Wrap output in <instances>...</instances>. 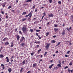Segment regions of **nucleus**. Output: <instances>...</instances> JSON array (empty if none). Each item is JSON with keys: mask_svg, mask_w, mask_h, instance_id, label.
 Returning a JSON list of instances; mask_svg holds the SVG:
<instances>
[{"mask_svg": "<svg viewBox=\"0 0 73 73\" xmlns=\"http://www.w3.org/2000/svg\"><path fill=\"white\" fill-rule=\"evenodd\" d=\"M27 29V27L25 25H24L22 27V31H23V33L25 34H26V31Z\"/></svg>", "mask_w": 73, "mask_h": 73, "instance_id": "nucleus-1", "label": "nucleus"}, {"mask_svg": "<svg viewBox=\"0 0 73 73\" xmlns=\"http://www.w3.org/2000/svg\"><path fill=\"white\" fill-rule=\"evenodd\" d=\"M32 12H33V11H31V12H30L28 15L25 16V17H28L29 16V17L30 18H29L28 19H30V18L32 17Z\"/></svg>", "mask_w": 73, "mask_h": 73, "instance_id": "nucleus-2", "label": "nucleus"}, {"mask_svg": "<svg viewBox=\"0 0 73 73\" xmlns=\"http://www.w3.org/2000/svg\"><path fill=\"white\" fill-rule=\"evenodd\" d=\"M62 35L64 36V35H65V30H63L62 32Z\"/></svg>", "mask_w": 73, "mask_h": 73, "instance_id": "nucleus-3", "label": "nucleus"}, {"mask_svg": "<svg viewBox=\"0 0 73 73\" xmlns=\"http://www.w3.org/2000/svg\"><path fill=\"white\" fill-rule=\"evenodd\" d=\"M50 45V43L48 44L46 46V48L48 49L49 47V46Z\"/></svg>", "mask_w": 73, "mask_h": 73, "instance_id": "nucleus-4", "label": "nucleus"}, {"mask_svg": "<svg viewBox=\"0 0 73 73\" xmlns=\"http://www.w3.org/2000/svg\"><path fill=\"white\" fill-rule=\"evenodd\" d=\"M48 17H53V16H54V15H53V14H48Z\"/></svg>", "mask_w": 73, "mask_h": 73, "instance_id": "nucleus-5", "label": "nucleus"}, {"mask_svg": "<svg viewBox=\"0 0 73 73\" xmlns=\"http://www.w3.org/2000/svg\"><path fill=\"white\" fill-rule=\"evenodd\" d=\"M6 59H7L6 62H8L9 61V58L8 57H7L6 58Z\"/></svg>", "mask_w": 73, "mask_h": 73, "instance_id": "nucleus-6", "label": "nucleus"}, {"mask_svg": "<svg viewBox=\"0 0 73 73\" xmlns=\"http://www.w3.org/2000/svg\"><path fill=\"white\" fill-rule=\"evenodd\" d=\"M37 63H35L33 64V68H35V66H37Z\"/></svg>", "mask_w": 73, "mask_h": 73, "instance_id": "nucleus-7", "label": "nucleus"}, {"mask_svg": "<svg viewBox=\"0 0 73 73\" xmlns=\"http://www.w3.org/2000/svg\"><path fill=\"white\" fill-rule=\"evenodd\" d=\"M8 70L9 73H11L12 72V69L11 68H10L8 69Z\"/></svg>", "mask_w": 73, "mask_h": 73, "instance_id": "nucleus-8", "label": "nucleus"}, {"mask_svg": "<svg viewBox=\"0 0 73 73\" xmlns=\"http://www.w3.org/2000/svg\"><path fill=\"white\" fill-rule=\"evenodd\" d=\"M6 19H8V13H5Z\"/></svg>", "mask_w": 73, "mask_h": 73, "instance_id": "nucleus-9", "label": "nucleus"}, {"mask_svg": "<svg viewBox=\"0 0 73 73\" xmlns=\"http://www.w3.org/2000/svg\"><path fill=\"white\" fill-rule=\"evenodd\" d=\"M53 65H54V64H51V65L49 67V69H51Z\"/></svg>", "mask_w": 73, "mask_h": 73, "instance_id": "nucleus-10", "label": "nucleus"}, {"mask_svg": "<svg viewBox=\"0 0 73 73\" xmlns=\"http://www.w3.org/2000/svg\"><path fill=\"white\" fill-rule=\"evenodd\" d=\"M17 40H19V38H20V36H19V35H17Z\"/></svg>", "mask_w": 73, "mask_h": 73, "instance_id": "nucleus-11", "label": "nucleus"}, {"mask_svg": "<svg viewBox=\"0 0 73 73\" xmlns=\"http://www.w3.org/2000/svg\"><path fill=\"white\" fill-rule=\"evenodd\" d=\"M54 31L55 32H56L57 31H58V29L57 28H54Z\"/></svg>", "mask_w": 73, "mask_h": 73, "instance_id": "nucleus-12", "label": "nucleus"}, {"mask_svg": "<svg viewBox=\"0 0 73 73\" xmlns=\"http://www.w3.org/2000/svg\"><path fill=\"white\" fill-rule=\"evenodd\" d=\"M56 42V40H53L51 41V43H55Z\"/></svg>", "mask_w": 73, "mask_h": 73, "instance_id": "nucleus-13", "label": "nucleus"}, {"mask_svg": "<svg viewBox=\"0 0 73 73\" xmlns=\"http://www.w3.org/2000/svg\"><path fill=\"white\" fill-rule=\"evenodd\" d=\"M0 57H1V58H3L4 56V55L1 54L0 55Z\"/></svg>", "mask_w": 73, "mask_h": 73, "instance_id": "nucleus-14", "label": "nucleus"}, {"mask_svg": "<svg viewBox=\"0 0 73 73\" xmlns=\"http://www.w3.org/2000/svg\"><path fill=\"white\" fill-rule=\"evenodd\" d=\"M9 44V42H6L5 44V45H8Z\"/></svg>", "mask_w": 73, "mask_h": 73, "instance_id": "nucleus-15", "label": "nucleus"}, {"mask_svg": "<svg viewBox=\"0 0 73 73\" xmlns=\"http://www.w3.org/2000/svg\"><path fill=\"white\" fill-rule=\"evenodd\" d=\"M32 1V0H28L26 1L27 3H28V2H31Z\"/></svg>", "mask_w": 73, "mask_h": 73, "instance_id": "nucleus-16", "label": "nucleus"}, {"mask_svg": "<svg viewBox=\"0 0 73 73\" xmlns=\"http://www.w3.org/2000/svg\"><path fill=\"white\" fill-rule=\"evenodd\" d=\"M54 25L55 28H56V27H57V26H58V25H57V24H54Z\"/></svg>", "mask_w": 73, "mask_h": 73, "instance_id": "nucleus-17", "label": "nucleus"}, {"mask_svg": "<svg viewBox=\"0 0 73 73\" xmlns=\"http://www.w3.org/2000/svg\"><path fill=\"white\" fill-rule=\"evenodd\" d=\"M49 32L47 33H46V36H48V35H49Z\"/></svg>", "mask_w": 73, "mask_h": 73, "instance_id": "nucleus-18", "label": "nucleus"}, {"mask_svg": "<svg viewBox=\"0 0 73 73\" xmlns=\"http://www.w3.org/2000/svg\"><path fill=\"white\" fill-rule=\"evenodd\" d=\"M58 66H59V67H61V66L60 64H58L57 65Z\"/></svg>", "mask_w": 73, "mask_h": 73, "instance_id": "nucleus-19", "label": "nucleus"}, {"mask_svg": "<svg viewBox=\"0 0 73 73\" xmlns=\"http://www.w3.org/2000/svg\"><path fill=\"white\" fill-rule=\"evenodd\" d=\"M22 63L23 64V65H24V64H25V60L23 61V62H22Z\"/></svg>", "mask_w": 73, "mask_h": 73, "instance_id": "nucleus-20", "label": "nucleus"}, {"mask_svg": "<svg viewBox=\"0 0 73 73\" xmlns=\"http://www.w3.org/2000/svg\"><path fill=\"white\" fill-rule=\"evenodd\" d=\"M7 39V38H4V39L3 40V41H5V40H6V39Z\"/></svg>", "mask_w": 73, "mask_h": 73, "instance_id": "nucleus-21", "label": "nucleus"}, {"mask_svg": "<svg viewBox=\"0 0 73 73\" xmlns=\"http://www.w3.org/2000/svg\"><path fill=\"white\" fill-rule=\"evenodd\" d=\"M2 5L3 7L4 8L5 7V3H3V5Z\"/></svg>", "mask_w": 73, "mask_h": 73, "instance_id": "nucleus-22", "label": "nucleus"}, {"mask_svg": "<svg viewBox=\"0 0 73 73\" xmlns=\"http://www.w3.org/2000/svg\"><path fill=\"white\" fill-rule=\"evenodd\" d=\"M23 68H22L21 69V70L20 71V73H22V71L23 70Z\"/></svg>", "mask_w": 73, "mask_h": 73, "instance_id": "nucleus-23", "label": "nucleus"}, {"mask_svg": "<svg viewBox=\"0 0 73 73\" xmlns=\"http://www.w3.org/2000/svg\"><path fill=\"white\" fill-rule=\"evenodd\" d=\"M27 5H28V4H25L23 5L24 7H25L27 6Z\"/></svg>", "mask_w": 73, "mask_h": 73, "instance_id": "nucleus-24", "label": "nucleus"}, {"mask_svg": "<svg viewBox=\"0 0 73 73\" xmlns=\"http://www.w3.org/2000/svg\"><path fill=\"white\" fill-rule=\"evenodd\" d=\"M50 3H52V0H49Z\"/></svg>", "mask_w": 73, "mask_h": 73, "instance_id": "nucleus-25", "label": "nucleus"}, {"mask_svg": "<svg viewBox=\"0 0 73 73\" xmlns=\"http://www.w3.org/2000/svg\"><path fill=\"white\" fill-rule=\"evenodd\" d=\"M36 36H38H38H38V33H36Z\"/></svg>", "mask_w": 73, "mask_h": 73, "instance_id": "nucleus-26", "label": "nucleus"}, {"mask_svg": "<svg viewBox=\"0 0 73 73\" xmlns=\"http://www.w3.org/2000/svg\"><path fill=\"white\" fill-rule=\"evenodd\" d=\"M25 14H26V12H23L22 13V15H25Z\"/></svg>", "mask_w": 73, "mask_h": 73, "instance_id": "nucleus-27", "label": "nucleus"}, {"mask_svg": "<svg viewBox=\"0 0 73 73\" xmlns=\"http://www.w3.org/2000/svg\"><path fill=\"white\" fill-rule=\"evenodd\" d=\"M40 30H36V32H40Z\"/></svg>", "mask_w": 73, "mask_h": 73, "instance_id": "nucleus-28", "label": "nucleus"}, {"mask_svg": "<svg viewBox=\"0 0 73 73\" xmlns=\"http://www.w3.org/2000/svg\"><path fill=\"white\" fill-rule=\"evenodd\" d=\"M33 9H35V8H36V5H34L33 6Z\"/></svg>", "mask_w": 73, "mask_h": 73, "instance_id": "nucleus-29", "label": "nucleus"}, {"mask_svg": "<svg viewBox=\"0 0 73 73\" xmlns=\"http://www.w3.org/2000/svg\"><path fill=\"white\" fill-rule=\"evenodd\" d=\"M24 44V43H22L21 44V45L22 46H23Z\"/></svg>", "mask_w": 73, "mask_h": 73, "instance_id": "nucleus-30", "label": "nucleus"}, {"mask_svg": "<svg viewBox=\"0 0 73 73\" xmlns=\"http://www.w3.org/2000/svg\"><path fill=\"white\" fill-rule=\"evenodd\" d=\"M11 7H12V6H9L8 7V9H10V8H11Z\"/></svg>", "mask_w": 73, "mask_h": 73, "instance_id": "nucleus-31", "label": "nucleus"}, {"mask_svg": "<svg viewBox=\"0 0 73 73\" xmlns=\"http://www.w3.org/2000/svg\"><path fill=\"white\" fill-rule=\"evenodd\" d=\"M25 20H26V19H22V21H24Z\"/></svg>", "mask_w": 73, "mask_h": 73, "instance_id": "nucleus-32", "label": "nucleus"}, {"mask_svg": "<svg viewBox=\"0 0 73 73\" xmlns=\"http://www.w3.org/2000/svg\"><path fill=\"white\" fill-rule=\"evenodd\" d=\"M57 37V36L54 35L52 36V37H53V38H55V37Z\"/></svg>", "mask_w": 73, "mask_h": 73, "instance_id": "nucleus-33", "label": "nucleus"}, {"mask_svg": "<svg viewBox=\"0 0 73 73\" xmlns=\"http://www.w3.org/2000/svg\"><path fill=\"white\" fill-rule=\"evenodd\" d=\"M1 66H2L3 67H4V64H1Z\"/></svg>", "mask_w": 73, "mask_h": 73, "instance_id": "nucleus-34", "label": "nucleus"}, {"mask_svg": "<svg viewBox=\"0 0 73 73\" xmlns=\"http://www.w3.org/2000/svg\"><path fill=\"white\" fill-rule=\"evenodd\" d=\"M70 52V50L68 51L67 52V54H69Z\"/></svg>", "mask_w": 73, "mask_h": 73, "instance_id": "nucleus-35", "label": "nucleus"}, {"mask_svg": "<svg viewBox=\"0 0 73 73\" xmlns=\"http://www.w3.org/2000/svg\"><path fill=\"white\" fill-rule=\"evenodd\" d=\"M30 30L31 32H32L33 31V29H31Z\"/></svg>", "mask_w": 73, "mask_h": 73, "instance_id": "nucleus-36", "label": "nucleus"}, {"mask_svg": "<svg viewBox=\"0 0 73 73\" xmlns=\"http://www.w3.org/2000/svg\"><path fill=\"white\" fill-rule=\"evenodd\" d=\"M23 40L22 39L20 40V42H23Z\"/></svg>", "mask_w": 73, "mask_h": 73, "instance_id": "nucleus-37", "label": "nucleus"}, {"mask_svg": "<svg viewBox=\"0 0 73 73\" xmlns=\"http://www.w3.org/2000/svg\"><path fill=\"white\" fill-rule=\"evenodd\" d=\"M47 54V52H46L44 54V56H45Z\"/></svg>", "mask_w": 73, "mask_h": 73, "instance_id": "nucleus-38", "label": "nucleus"}, {"mask_svg": "<svg viewBox=\"0 0 73 73\" xmlns=\"http://www.w3.org/2000/svg\"><path fill=\"white\" fill-rule=\"evenodd\" d=\"M67 68H68V66H66L64 68V69H67Z\"/></svg>", "mask_w": 73, "mask_h": 73, "instance_id": "nucleus-39", "label": "nucleus"}, {"mask_svg": "<svg viewBox=\"0 0 73 73\" xmlns=\"http://www.w3.org/2000/svg\"><path fill=\"white\" fill-rule=\"evenodd\" d=\"M19 33L20 34H21V35L22 34V33L21 32V31H19Z\"/></svg>", "mask_w": 73, "mask_h": 73, "instance_id": "nucleus-40", "label": "nucleus"}, {"mask_svg": "<svg viewBox=\"0 0 73 73\" xmlns=\"http://www.w3.org/2000/svg\"><path fill=\"white\" fill-rule=\"evenodd\" d=\"M58 3H59L60 4H61V2L60 1H59L58 2Z\"/></svg>", "mask_w": 73, "mask_h": 73, "instance_id": "nucleus-41", "label": "nucleus"}, {"mask_svg": "<svg viewBox=\"0 0 73 73\" xmlns=\"http://www.w3.org/2000/svg\"><path fill=\"white\" fill-rule=\"evenodd\" d=\"M24 38H24V37L22 36V39L23 40H24Z\"/></svg>", "mask_w": 73, "mask_h": 73, "instance_id": "nucleus-42", "label": "nucleus"}, {"mask_svg": "<svg viewBox=\"0 0 73 73\" xmlns=\"http://www.w3.org/2000/svg\"><path fill=\"white\" fill-rule=\"evenodd\" d=\"M59 64H60V65H61V61H60V60L59 61Z\"/></svg>", "mask_w": 73, "mask_h": 73, "instance_id": "nucleus-43", "label": "nucleus"}, {"mask_svg": "<svg viewBox=\"0 0 73 73\" xmlns=\"http://www.w3.org/2000/svg\"><path fill=\"white\" fill-rule=\"evenodd\" d=\"M43 15H44V16H46V14L44 12L43 13Z\"/></svg>", "mask_w": 73, "mask_h": 73, "instance_id": "nucleus-44", "label": "nucleus"}, {"mask_svg": "<svg viewBox=\"0 0 73 73\" xmlns=\"http://www.w3.org/2000/svg\"><path fill=\"white\" fill-rule=\"evenodd\" d=\"M60 44H61V42H58L57 44L58 45H60Z\"/></svg>", "mask_w": 73, "mask_h": 73, "instance_id": "nucleus-45", "label": "nucleus"}, {"mask_svg": "<svg viewBox=\"0 0 73 73\" xmlns=\"http://www.w3.org/2000/svg\"><path fill=\"white\" fill-rule=\"evenodd\" d=\"M34 54V53H33V52L32 53H31V56H33Z\"/></svg>", "mask_w": 73, "mask_h": 73, "instance_id": "nucleus-46", "label": "nucleus"}, {"mask_svg": "<svg viewBox=\"0 0 73 73\" xmlns=\"http://www.w3.org/2000/svg\"><path fill=\"white\" fill-rule=\"evenodd\" d=\"M41 49H40L38 50V52L39 53V52H41Z\"/></svg>", "mask_w": 73, "mask_h": 73, "instance_id": "nucleus-47", "label": "nucleus"}, {"mask_svg": "<svg viewBox=\"0 0 73 73\" xmlns=\"http://www.w3.org/2000/svg\"><path fill=\"white\" fill-rule=\"evenodd\" d=\"M70 65H72V62H70L69 64Z\"/></svg>", "mask_w": 73, "mask_h": 73, "instance_id": "nucleus-48", "label": "nucleus"}, {"mask_svg": "<svg viewBox=\"0 0 73 73\" xmlns=\"http://www.w3.org/2000/svg\"><path fill=\"white\" fill-rule=\"evenodd\" d=\"M39 39H41V37H40V36H38Z\"/></svg>", "mask_w": 73, "mask_h": 73, "instance_id": "nucleus-49", "label": "nucleus"}, {"mask_svg": "<svg viewBox=\"0 0 73 73\" xmlns=\"http://www.w3.org/2000/svg\"><path fill=\"white\" fill-rule=\"evenodd\" d=\"M64 62H65V61H63L62 62V64H64Z\"/></svg>", "mask_w": 73, "mask_h": 73, "instance_id": "nucleus-50", "label": "nucleus"}, {"mask_svg": "<svg viewBox=\"0 0 73 73\" xmlns=\"http://www.w3.org/2000/svg\"><path fill=\"white\" fill-rule=\"evenodd\" d=\"M44 15H43L41 18V19L42 20V19H43L44 18Z\"/></svg>", "mask_w": 73, "mask_h": 73, "instance_id": "nucleus-51", "label": "nucleus"}, {"mask_svg": "<svg viewBox=\"0 0 73 73\" xmlns=\"http://www.w3.org/2000/svg\"><path fill=\"white\" fill-rule=\"evenodd\" d=\"M31 73V71H29L27 73Z\"/></svg>", "mask_w": 73, "mask_h": 73, "instance_id": "nucleus-52", "label": "nucleus"}, {"mask_svg": "<svg viewBox=\"0 0 73 73\" xmlns=\"http://www.w3.org/2000/svg\"><path fill=\"white\" fill-rule=\"evenodd\" d=\"M13 44H11V47H13Z\"/></svg>", "mask_w": 73, "mask_h": 73, "instance_id": "nucleus-53", "label": "nucleus"}, {"mask_svg": "<svg viewBox=\"0 0 73 73\" xmlns=\"http://www.w3.org/2000/svg\"><path fill=\"white\" fill-rule=\"evenodd\" d=\"M11 11H12V12H14L15 11L14 10H12Z\"/></svg>", "mask_w": 73, "mask_h": 73, "instance_id": "nucleus-54", "label": "nucleus"}, {"mask_svg": "<svg viewBox=\"0 0 73 73\" xmlns=\"http://www.w3.org/2000/svg\"><path fill=\"white\" fill-rule=\"evenodd\" d=\"M50 23V22H48L47 23V25H49V23Z\"/></svg>", "mask_w": 73, "mask_h": 73, "instance_id": "nucleus-55", "label": "nucleus"}, {"mask_svg": "<svg viewBox=\"0 0 73 73\" xmlns=\"http://www.w3.org/2000/svg\"><path fill=\"white\" fill-rule=\"evenodd\" d=\"M35 12H37V9H35Z\"/></svg>", "mask_w": 73, "mask_h": 73, "instance_id": "nucleus-56", "label": "nucleus"}, {"mask_svg": "<svg viewBox=\"0 0 73 73\" xmlns=\"http://www.w3.org/2000/svg\"><path fill=\"white\" fill-rule=\"evenodd\" d=\"M66 29H67V31H69V29H68V28H66Z\"/></svg>", "mask_w": 73, "mask_h": 73, "instance_id": "nucleus-57", "label": "nucleus"}, {"mask_svg": "<svg viewBox=\"0 0 73 73\" xmlns=\"http://www.w3.org/2000/svg\"><path fill=\"white\" fill-rule=\"evenodd\" d=\"M58 51L57 50V51H56V53H58Z\"/></svg>", "mask_w": 73, "mask_h": 73, "instance_id": "nucleus-58", "label": "nucleus"}, {"mask_svg": "<svg viewBox=\"0 0 73 73\" xmlns=\"http://www.w3.org/2000/svg\"><path fill=\"white\" fill-rule=\"evenodd\" d=\"M38 47H39V45H37L36 48H38Z\"/></svg>", "mask_w": 73, "mask_h": 73, "instance_id": "nucleus-59", "label": "nucleus"}, {"mask_svg": "<svg viewBox=\"0 0 73 73\" xmlns=\"http://www.w3.org/2000/svg\"><path fill=\"white\" fill-rule=\"evenodd\" d=\"M65 56L66 57H68V55H67V54H66V55H65Z\"/></svg>", "mask_w": 73, "mask_h": 73, "instance_id": "nucleus-60", "label": "nucleus"}, {"mask_svg": "<svg viewBox=\"0 0 73 73\" xmlns=\"http://www.w3.org/2000/svg\"><path fill=\"white\" fill-rule=\"evenodd\" d=\"M53 60H51L50 61V62H53Z\"/></svg>", "mask_w": 73, "mask_h": 73, "instance_id": "nucleus-61", "label": "nucleus"}, {"mask_svg": "<svg viewBox=\"0 0 73 73\" xmlns=\"http://www.w3.org/2000/svg\"><path fill=\"white\" fill-rule=\"evenodd\" d=\"M1 13L2 14H4V12L3 11H1Z\"/></svg>", "mask_w": 73, "mask_h": 73, "instance_id": "nucleus-62", "label": "nucleus"}, {"mask_svg": "<svg viewBox=\"0 0 73 73\" xmlns=\"http://www.w3.org/2000/svg\"><path fill=\"white\" fill-rule=\"evenodd\" d=\"M55 69H58V67H56Z\"/></svg>", "mask_w": 73, "mask_h": 73, "instance_id": "nucleus-63", "label": "nucleus"}, {"mask_svg": "<svg viewBox=\"0 0 73 73\" xmlns=\"http://www.w3.org/2000/svg\"><path fill=\"white\" fill-rule=\"evenodd\" d=\"M40 41H38L37 42V43H40Z\"/></svg>", "mask_w": 73, "mask_h": 73, "instance_id": "nucleus-64", "label": "nucleus"}]
</instances>
